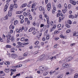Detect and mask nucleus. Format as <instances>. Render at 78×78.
Here are the masks:
<instances>
[{"mask_svg":"<svg viewBox=\"0 0 78 78\" xmlns=\"http://www.w3.org/2000/svg\"><path fill=\"white\" fill-rule=\"evenodd\" d=\"M62 67H65V68H69L71 66V64L69 63L68 64L66 62L63 63L62 64Z\"/></svg>","mask_w":78,"mask_h":78,"instance_id":"1","label":"nucleus"},{"mask_svg":"<svg viewBox=\"0 0 78 78\" xmlns=\"http://www.w3.org/2000/svg\"><path fill=\"white\" fill-rule=\"evenodd\" d=\"M73 58L72 57H70L68 58L67 59H65V60H63L60 62L61 63H63V62H69L72 59H73Z\"/></svg>","mask_w":78,"mask_h":78,"instance_id":"2","label":"nucleus"},{"mask_svg":"<svg viewBox=\"0 0 78 78\" xmlns=\"http://www.w3.org/2000/svg\"><path fill=\"white\" fill-rule=\"evenodd\" d=\"M47 21V28H49L50 27V21H49V18H48V16H47L46 17Z\"/></svg>","mask_w":78,"mask_h":78,"instance_id":"3","label":"nucleus"},{"mask_svg":"<svg viewBox=\"0 0 78 78\" xmlns=\"http://www.w3.org/2000/svg\"><path fill=\"white\" fill-rule=\"evenodd\" d=\"M39 10H40V11H43V13L44 14L45 13V9H44V8L42 7V6H40L39 7Z\"/></svg>","mask_w":78,"mask_h":78,"instance_id":"4","label":"nucleus"},{"mask_svg":"<svg viewBox=\"0 0 78 78\" xmlns=\"http://www.w3.org/2000/svg\"><path fill=\"white\" fill-rule=\"evenodd\" d=\"M6 74L3 71H0V76H4Z\"/></svg>","mask_w":78,"mask_h":78,"instance_id":"5","label":"nucleus"},{"mask_svg":"<svg viewBox=\"0 0 78 78\" xmlns=\"http://www.w3.org/2000/svg\"><path fill=\"white\" fill-rule=\"evenodd\" d=\"M22 66V65H19L17 66H11L12 68H13V69H16V68H17L18 67H20Z\"/></svg>","mask_w":78,"mask_h":78,"instance_id":"6","label":"nucleus"},{"mask_svg":"<svg viewBox=\"0 0 78 78\" xmlns=\"http://www.w3.org/2000/svg\"><path fill=\"white\" fill-rule=\"evenodd\" d=\"M17 57V55L15 54H12L11 55V58H12V59H15Z\"/></svg>","mask_w":78,"mask_h":78,"instance_id":"7","label":"nucleus"},{"mask_svg":"<svg viewBox=\"0 0 78 78\" xmlns=\"http://www.w3.org/2000/svg\"><path fill=\"white\" fill-rule=\"evenodd\" d=\"M8 6H9V5L8 3H7L5 5L4 9V11L5 12V11H6V10H7V9H8Z\"/></svg>","mask_w":78,"mask_h":78,"instance_id":"8","label":"nucleus"},{"mask_svg":"<svg viewBox=\"0 0 78 78\" xmlns=\"http://www.w3.org/2000/svg\"><path fill=\"white\" fill-rule=\"evenodd\" d=\"M59 69H56L54 71H51L50 72H49V74H50V75H53V74L54 73H55V72H56V71L57 70H58Z\"/></svg>","mask_w":78,"mask_h":78,"instance_id":"9","label":"nucleus"},{"mask_svg":"<svg viewBox=\"0 0 78 78\" xmlns=\"http://www.w3.org/2000/svg\"><path fill=\"white\" fill-rule=\"evenodd\" d=\"M70 3L73 5H76V2L75 1L73 0H71L70 1Z\"/></svg>","mask_w":78,"mask_h":78,"instance_id":"10","label":"nucleus"},{"mask_svg":"<svg viewBox=\"0 0 78 78\" xmlns=\"http://www.w3.org/2000/svg\"><path fill=\"white\" fill-rule=\"evenodd\" d=\"M10 71L11 72V74H10V76H12V75L14 74V73L13 72H16V69H11L10 70Z\"/></svg>","mask_w":78,"mask_h":78,"instance_id":"11","label":"nucleus"},{"mask_svg":"<svg viewBox=\"0 0 78 78\" xmlns=\"http://www.w3.org/2000/svg\"><path fill=\"white\" fill-rule=\"evenodd\" d=\"M56 25L54 24L53 27L51 28L50 29V30H51V31H53V30H54L55 29V28H56Z\"/></svg>","mask_w":78,"mask_h":78,"instance_id":"12","label":"nucleus"},{"mask_svg":"<svg viewBox=\"0 0 78 78\" xmlns=\"http://www.w3.org/2000/svg\"><path fill=\"white\" fill-rule=\"evenodd\" d=\"M36 30V29L35 28V27H32L31 28H30L29 30V32H31L32 31H34Z\"/></svg>","mask_w":78,"mask_h":78,"instance_id":"13","label":"nucleus"},{"mask_svg":"<svg viewBox=\"0 0 78 78\" xmlns=\"http://www.w3.org/2000/svg\"><path fill=\"white\" fill-rule=\"evenodd\" d=\"M47 8L48 11H50V9H51V5L50 4H48L47 5Z\"/></svg>","mask_w":78,"mask_h":78,"instance_id":"14","label":"nucleus"},{"mask_svg":"<svg viewBox=\"0 0 78 78\" xmlns=\"http://www.w3.org/2000/svg\"><path fill=\"white\" fill-rule=\"evenodd\" d=\"M29 14H30V13L29 12H27V13L25 12H23V15L25 17H27Z\"/></svg>","mask_w":78,"mask_h":78,"instance_id":"15","label":"nucleus"},{"mask_svg":"<svg viewBox=\"0 0 78 78\" xmlns=\"http://www.w3.org/2000/svg\"><path fill=\"white\" fill-rule=\"evenodd\" d=\"M23 30H24V27H23V26L22 27H20L19 28V31H20V32H22Z\"/></svg>","mask_w":78,"mask_h":78,"instance_id":"16","label":"nucleus"},{"mask_svg":"<svg viewBox=\"0 0 78 78\" xmlns=\"http://www.w3.org/2000/svg\"><path fill=\"white\" fill-rule=\"evenodd\" d=\"M41 36H42V33L39 34L37 35V38H38V39H39V38L41 37Z\"/></svg>","mask_w":78,"mask_h":78,"instance_id":"17","label":"nucleus"},{"mask_svg":"<svg viewBox=\"0 0 78 78\" xmlns=\"http://www.w3.org/2000/svg\"><path fill=\"white\" fill-rule=\"evenodd\" d=\"M27 4H24L22 5L21 6V8H25V7L27 6Z\"/></svg>","mask_w":78,"mask_h":78,"instance_id":"18","label":"nucleus"},{"mask_svg":"<svg viewBox=\"0 0 78 78\" xmlns=\"http://www.w3.org/2000/svg\"><path fill=\"white\" fill-rule=\"evenodd\" d=\"M40 58H39L40 61H42L44 59V56H40Z\"/></svg>","mask_w":78,"mask_h":78,"instance_id":"19","label":"nucleus"},{"mask_svg":"<svg viewBox=\"0 0 78 78\" xmlns=\"http://www.w3.org/2000/svg\"><path fill=\"white\" fill-rule=\"evenodd\" d=\"M64 7H65V11H67V4L65 3L64 4Z\"/></svg>","mask_w":78,"mask_h":78,"instance_id":"20","label":"nucleus"},{"mask_svg":"<svg viewBox=\"0 0 78 78\" xmlns=\"http://www.w3.org/2000/svg\"><path fill=\"white\" fill-rule=\"evenodd\" d=\"M11 47H12V46H11V45H7L6 46V48H11Z\"/></svg>","mask_w":78,"mask_h":78,"instance_id":"21","label":"nucleus"},{"mask_svg":"<svg viewBox=\"0 0 78 78\" xmlns=\"http://www.w3.org/2000/svg\"><path fill=\"white\" fill-rule=\"evenodd\" d=\"M4 70L6 73H8V72H9L10 69H5Z\"/></svg>","mask_w":78,"mask_h":78,"instance_id":"22","label":"nucleus"},{"mask_svg":"<svg viewBox=\"0 0 78 78\" xmlns=\"http://www.w3.org/2000/svg\"><path fill=\"white\" fill-rule=\"evenodd\" d=\"M4 20H8V15H6V16H5L3 18Z\"/></svg>","mask_w":78,"mask_h":78,"instance_id":"23","label":"nucleus"},{"mask_svg":"<svg viewBox=\"0 0 78 78\" xmlns=\"http://www.w3.org/2000/svg\"><path fill=\"white\" fill-rule=\"evenodd\" d=\"M19 18L20 19H24V17L22 15H20L19 16Z\"/></svg>","mask_w":78,"mask_h":78,"instance_id":"24","label":"nucleus"},{"mask_svg":"<svg viewBox=\"0 0 78 78\" xmlns=\"http://www.w3.org/2000/svg\"><path fill=\"white\" fill-rule=\"evenodd\" d=\"M55 11H56V7H54L52 10L53 14H54V13H55Z\"/></svg>","mask_w":78,"mask_h":78,"instance_id":"25","label":"nucleus"},{"mask_svg":"<svg viewBox=\"0 0 78 78\" xmlns=\"http://www.w3.org/2000/svg\"><path fill=\"white\" fill-rule=\"evenodd\" d=\"M8 35L9 37V39L10 40H11V39L10 38V37H11V33L9 32L8 33Z\"/></svg>","mask_w":78,"mask_h":78,"instance_id":"26","label":"nucleus"},{"mask_svg":"<svg viewBox=\"0 0 78 78\" xmlns=\"http://www.w3.org/2000/svg\"><path fill=\"white\" fill-rule=\"evenodd\" d=\"M16 13L18 14H21V13H22V11H19L16 12Z\"/></svg>","mask_w":78,"mask_h":78,"instance_id":"27","label":"nucleus"},{"mask_svg":"<svg viewBox=\"0 0 78 78\" xmlns=\"http://www.w3.org/2000/svg\"><path fill=\"white\" fill-rule=\"evenodd\" d=\"M18 23V21L17 20H15L14 22V25H17Z\"/></svg>","mask_w":78,"mask_h":78,"instance_id":"28","label":"nucleus"},{"mask_svg":"<svg viewBox=\"0 0 78 78\" xmlns=\"http://www.w3.org/2000/svg\"><path fill=\"white\" fill-rule=\"evenodd\" d=\"M28 16H29V18L30 20H32V16H31V14L30 13V14L28 15Z\"/></svg>","mask_w":78,"mask_h":78,"instance_id":"29","label":"nucleus"},{"mask_svg":"<svg viewBox=\"0 0 78 78\" xmlns=\"http://www.w3.org/2000/svg\"><path fill=\"white\" fill-rule=\"evenodd\" d=\"M69 18H71L72 19H73L75 17L74 16L72 15H70L69 16Z\"/></svg>","mask_w":78,"mask_h":78,"instance_id":"30","label":"nucleus"},{"mask_svg":"<svg viewBox=\"0 0 78 78\" xmlns=\"http://www.w3.org/2000/svg\"><path fill=\"white\" fill-rule=\"evenodd\" d=\"M13 6L15 8H17V7H18V5L17 4H14L13 5Z\"/></svg>","mask_w":78,"mask_h":78,"instance_id":"31","label":"nucleus"},{"mask_svg":"<svg viewBox=\"0 0 78 78\" xmlns=\"http://www.w3.org/2000/svg\"><path fill=\"white\" fill-rule=\"evenodd\" d=\"M78 77V74L77 73L75 74L74 75V78H77Z\"/></svg>","mask_w":78,"mask_h":78,"instance_id":"32","label":"nucleus"},{"mask_svg":"<svg viewBox=\"0 0 78 78\" xmlns=\"http://www.w3.org/2000/svg\"><path fill=\"white\" fill-rule=\"evenodd\" d=\"M48 73V72H44L43 73V76H45L47 75Z\"/></svg>","mask_w":78,"mask_h":78,"instance_id":"33","label":"nucleus"},{"mask_svg":"<svg viewBox=\"0 0 78 78\" xmlns=\"http://www.w3.org/2000/svg\"><path fill=\"white\" fill-rule=\"evenodd\" d=\"M39 18L41 20H43V19H42V15L41 14L39 15Z\"/></svg>","mask_w":78,"mask_h":78,"instance_id":"34","label":"nucleus"},{"mask_svg":"<svg viewBox=\"0 0 78 78\" xmlns=\"http://www.w3.org/2000/svg\"><path fill=\"white\" fill-rule=\"evenodd\" d=\"M36 4H33L32 5V8H34L35 6H36Z\"/></svg>","mask_w":78,"mask_h":78,"instance_id":"35","label":"nucleus"},{"mask_svg":"<svg viewBox=\"0 0 78 78\" xmlns=\"http://www.w3.org/2000/svg\"><path fill=\"white\" fill-rule=\"evenodd\" d=\"M28 54L27 53H26L24 54H23V56L25 57L28 56Z\"/></svg>","mask_w":78,"mask_h":78,"instance_id":"36","label":"nucleus"},{"mask_svg":"<svg viewBox=\"0 0 78 78\" xmlns=\"http://www.w3.org/2000/svg\"><path fill=\"white\" fill-rule=\"evenodd\" d=\"M44 68L46 69V68L45 67H44V66H41L39 67V69H43Z\"/></svg>","mask_w":78,"mask_h":78,"instance_id":"37","label":"nucleus"},{"mask_svg":"<svg viewBox=\"0 0 78 78\" xmlns=\"http://www.w3.org/2000/svg\"><path fill=\"white\" fill-rule=\"evenodd\" d=\"M11 40L12 42L14 41V37H12L11 38Z\"/></svg>","mask_w":78,"mask_h":78,"instance_id":"38","label":"nucleus"},{"mask_svg":"<svg viewBox=\"0 0 78 78\" xmlns=\"http://www.w3.org/2000/svg\"><path fill=\"white\" fill-rule=\"evenodd\" d=\"M68 22L69 24V25H71L72 24V21H71L70 20H69Z\"/></svg>","mask_w":78,"mask_h":78,"instance_id":"39","label":"nucleus"},{"mask_svg":"<svg viewBox=\"0 0 78 78\" xmlns=\"http://www.w3.org/2000/svg\"><path fill=\"white\" fill-rule=\"evenodd\" d=\"M29 44V43L28 42L25 43H23V45H28V44Z\"/></svg>","mask_w":78,"mask_h":78,"instance_id":"40","label":"nucleus"},{"mask_svg":"<svg viewBox=\"0 0 78 78\" xmlns=\"http://www.w3.org/2000/svg\"><path fill=\"white\" fill-rule=\"evenodd\" d=\"M46 37V39H47V40H48V39L50 38V36H49V35H47Z\"/></svg>","mask_w":78,"mask_h":78,"instance_id":"41","label":"nucleus"},{"mask_svg":"<svg viewBox=\"0 0 78 78\" xmlns=\"http://www.w3.org/2000/svg\"><path fill=\"white\" fill-rule=\"evenodd\" d=\"M53 26V22L52 21H51V26L52 27Z\"/></svg>","mask_w":78,"mask_h":78,"instance_id":"42","label":"nucleus"},{"mask_svg":"<svg viewBox=\"0 0 78 78\" xmlns=\"http://www.w3.org/2000/svg\"><path fill=\"white\" fill-rule=\"evenodd\" d=\"M21 41H25V37H23L21 39Z\"/></svg>","mask_w":78,"mask_h":78,"instance_id":"43","label":"nucleus"},{"mask_svg":"<svg viewBox=\"0 0 78 78\" xmlns=\"http://www.w3.org/2000/svg\"><path fill=\"white\" fill-rule=\"evenodd\" d=\"M17 44H18V45H22V43L20 42H18Z\"/></svg>","mask_w":78,"mask_h":78,"instance_id":"44","label":"nucleus"},{"mask_svg":"<svg viewBox=\"0 0 78 78\" xmlns=\"http://www.w3.org/2000/svg\"><path fill=\"white\" fill-rule=\"evenodd\" d=\"M11 27V28H12V29H14V26H11V25H10L9 27V28H10Z\"/></svg>","mask_w":78,"mask_h":78,"instance_id":"45","label":"nucleus"},{"mask_svg":"<svg viewBox=\"0 0 78 78\" xmlns=\"http://www.w3.org/2000/svg\"><path fill=\"white\" fill-rule=\"evenodd\" d=\"M40 47H41V46L36 45L34 47V48H40Z\"/></svg>","mask_w":78,"mask_h":78,"instance_id":"46","label":"nucleus"},{"mask_svg":"<svg viewBox=\"0 0 78 78\" xmlns=\"http://www.w3.org/2000/svg\"><path fill=\"white\" fill-rule=\"evenodd\" d=\"M44 26V24H41L40 25V27L41 28H42V27H43Z\"/></svg>","mask_w":78,"mask_h":78,"instance_id":"47","label":"nucleus"},{"mask_svg":"<svg viewBox=\"0 0 78 78\" xmlns=\"http://www.w3.org/2000/svg\"><path fill=\"white\" fill-rule=\"evenodd\" d=\"M61 27V24H58V25H57V27L58 28H60V27Z\"/></svg>","mask_w":78,"mask_h":78,"instance_id":"48","label":"nucleus"},{"mask_svg":"<svg viewBox=\"0 0 78 78\" xmlns=\"http://www.w3.org/2000/svg\"><path fill=\"white\" fill-rule=\"evenodd\" d=\"M65 26L67 28H69L70 27V26H69V25L68 24H66Z\"/></svg>","mask_w":78,"mask_h":78,"instance_id":"49","label":"nucleus"},{"mask_svg":"<svg viewBox=\"0 0 78 78\" xmlns=\"http://www.w3.org/2000/svg\"><path fill=\"white\" fill-rule=\"evenodd\" d=\"M38 44H39V41H36L35 43V45H37Z\"/></svg>","mask_w":78,"mask_h":78,"instance_id":"50","label":"nucleus"},{"mask_svg":"<svg viewBox=\"0 0 78 78\" xmlns=\"http://www.w3.org/2000/svg\"><path fill=\"white\" fill-rule=\"evenodd\" d=\"M70 30H68L66 31V33H70Z\"/></svg>","mask_w":78,"mask_h":78,"instance_id":"51","label":"nucleus"},{"mask_svg":"<svg viewBox=\"0 0 78 78\" xmlns=\"http://www.w3.org/2000/svg\"><path fill=\"white\" fill-rule=\"evenodd\" d=\"M68 8H71L72 7L71 5L70 4H69L68 5Z\"/></svg>","mask_w":78,"mask_h":78,"instance_id":"52","label":"nucleus"},{"mask_svg":"<svg viewBox=\"0 0 78 78\" xmlns=\"http://www.w3.org/2000/svg\"><path fill=\"white\" fill-rule=\"evenodd\" d=\"M32 33L34 35H35L36 34V32L35 31H34Z\"/></svg>","mask_w":78,"mask_h":78,"instance_id":"53","label":"nucleus"},{"mask_svg":"<svg viewBox=\"0 0 78 78\" xmlns=\"http://www.w3.org/2000/svg\"><path fill=\"white\" fill-rule=\"evenodd\" d=\"M16 31L17 32V33H20V31H19V29H16Z\"/></svg>","mask_w":78,"mask_h":78,"instance_id":"54","label":"nucleus"},{"mask_svg":"<svg viewBox=\"0 0 78 78\" xmlns=\"http://www.w3.org/2000/svg\"><path fill=\"white\" fill-rule=\"evenodd\" d=\"M66 11L64 9H63L62 10V12L63 13H64V14H65V13H66Z\"/></svg>","mask_w":78,"mask_h":78,"instance_id":"55","label":"nucleus"},{"mask_svg":"<svg viewBox=\"0 0 78 78\" xmlns=\"http://www.w3.org/2000/svg\"><path fill=\"white\" fill-rule=\"evenodd\" d=\"M59 22H61V17H59Z\"/></svg>","mask_w":78,"mask_h":78,"instance_id":"56","label":"nucleus"},{"mask_svg":"<svg viewBox=\"0 0 78 78\" xmlns=\"http://www.w3.org/2000/svg\"><path fill=\"white\" fill-rule=\"evenodd\" d=\"M13 9L14 7H10V10H12Z\"/></svg>","mask_w":78,"mask_h":78,"instance_id":"57","label":"nucleus"},{"mask_svg":"<svg viewBox=\"0 0 78 78\" xmlns=\"http://www.w3.org/2000/svg\"><path fill=\"white\" fill-rule=\"evenodd\" d=\"M73 36H76V32H73Z\"/></svg>","mask_w":78,"mask_h":78,"instance_id":"58","label":"nucleus"},{"mask_svg":"<svg viewBox=\"0 0 78 78\" xmlns=\"http://www.w3.org/2000/svg\"><path fill=\"white\" fill-rule=\"evenodd\" d=\"M5 35L3 34L2 35V38L3 39H5Z\"/></svg>","mask_w":78,"mask_h":78,"instance_id":"59","label":"nucleus"},{"mask_svg":"<svg viewBox=\"0 0 78 78\" xmlns=\"http://www.w3.org/2000/svg\"><path fill=\"white\" fill-rule=\"evenodd\" d=\"M33 14L34 16H36V12L34 11L33 12Z\"/></svg>","mask_w":78,"mask_h":78,"instance_id":"60","label":"nucleus"},{"mask_svg":"<svg viewBox=\"0 0 78 78\" xmlns=\"http://www.w3.org/2000/svg\"><path fill=\"white\" fill-rule=\"evenodd\" d=\"M23 23V20H22L20 21V23Z\"/></svg>","mask_w":78,"mask_h":78,"instance_id":"61","label":"nucleus"},{"mask_svg":"<svg viewBox=\"0 0 78 78\" xmlns=\"http://www.w3.org/2000/svg\"><path fill=\"white\" fill-rule=\"evenodd\" d=\"M12 14L11 13V10H9L8 11V14Z\"/></svg>","mask_w":78,"mask_h":78,"instance_id":"62","label":"nucleus"},{"mask_svg":"<svg viewBox=\"0 0 78 78\" xmlns=\"http://www.w3.org/2000/svg\"><path fill=\"white\" fill-rule=\"evenodd\" d=\"M11 0H7L6 2L7 3H8V2H9L10 1H11Z\"/></svg>","mask_w":78,"mask_h":78,"instance_id":"63","label":"nucleus"},{"mask_svg":"<svg viewBox=\"0 0 78 78\" xmlns=\"http://www.w3.org/2000/svg\"><path fill=\"white\" fill-rule=\"evenodd\" d=\"M62 78V77H61V75H60L59 76H58L57 78Z\"/></svg>","mask_w":78,"mask_h":78,"instance_id":"64","label":"nucleus"}]
</instances>
